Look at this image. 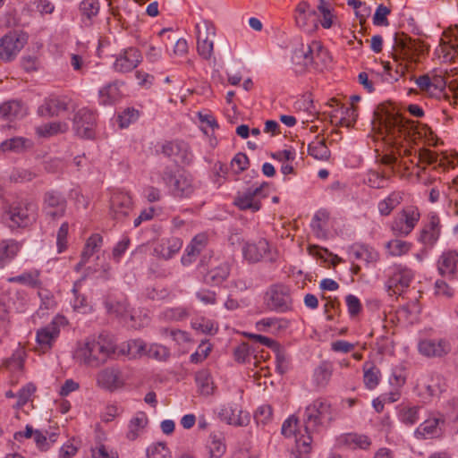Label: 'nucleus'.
I'll use <instances>...</instances> for the list:
<instances>
[{"instance_id":"nucleus-1","label":"nucleus","mask_w":458,"mask_h":458,"mask_svg":"<svg viewBox=\"0 0 458 458\" xmlns=\"http://www.w3.org/2000/svg\"><path fill=\"white\" fill-rule=\"evenodd\" d=\"M116 346L106 335H99L98 338L88 339L75 352V358L80 363L90 368H98L108 360L113 359Z\"/></svg>"},{"instance_id":"nucleus-2","label":"nucleus","mask_w":458,"mask_h":458,"mask_svg":"<svg viewBox=\"0 0 458 458\" xmlns=\"http://www.w3.org/2000/svg\"><path fill=\"white\" fill-rule=\"evenodd\" d=\"M304 431H317L319 426L333 420L331 404L318 398L307 406L304 413Z\"/></svg>"},{"instance_id":"nucleus-3","label":"nucleus","mask_w":458,"mask_h":458,"mask_svg":"<svg viewBox=\"0 0 458 458\" xmlns=\"http://www.w3.org/2000/svg\"><path fill=\"white\" fill-rule=\"evenodd\" d=\"M37 205L29 199H20L12 203L8 209L10 227H27L37 217Z\"/></svg>"},{"instance_id":"nucleus-4","label":"nucleus","mask_w":458,"mask_h":458,"mask_svg":"<svg viewBox=\"0 0 458 458\" xmlns=\"http://www.w3.org/2000/svg\"><path fill=\"white\" fill-rule=\"evenodd\" d=\"M205 266L207 271L203 276V282L208 285H220L230 275V264L223 259L209 257L206 260V257H203L200 260V267H204Z\"/></svg>"},{"instance_id":"nucleus-5","label":"nucleus","mask_w":458,"mask_h":458,"mask_svg":"<svg viewBox=\"0 0 458 458\" xmlns=\"http://www.w3.org/2000/svg\"><path fill=\"white\" fill-rule=\"evenodd\" d=\"M197 52L204 60H210L214 53L213 38L216 36V28L212 22L202 21L196 24Z\"/></svg>"},{"instance_id":"nucleus-6","label":"nucleus","mask_w":458,"mask_h":458,"mask_svg":"<svg viewBox=\"0 0 458 458\" xmlns=\"http://www.w3.org/2000/svg\"><path fill=\"white\" fill-rule=\"evenodd\" d=\"M24 33L12 31L0 38V59L4 62L13 61L27 43Z\"/></svg>"},{"instance_id":"nucleus-7","label":"nucleus","mask_w":458,"mask_h":458,"mask_svg":"<svg viewBox=\"0 0 458 458\" xmlns=\"http://www.w3.org/2000/svg\"><path fill=\"white\" fill-rule=\"evenodd\" d=\"M267 306L278 312H285L291 310L292 298L290 290L283 284L272 285L266 293Z\"/></svg>"},{"instance_id":"nucleus-8","label":"nucleus","mask_w":458,"mask_h":458,"mask_svg":"<svg viewBox=\"0 0 458 458\" xmlns=\"http://www.w3.org/2000/svg\"><path fill=\"white\" fill-rule=\"evenodd\" d=\"M67 208L65 197L57 191H48L43 198V213L51 220H56L63 217Z\"/></svg>"},{"instance_id":"nucleus-9","label":"nucleus","mask_w":458,"mask_h":458,"mask_svg":"<svg viewBox=\"0 0 458 458\" xmlns=\"http://www.w3.org/2000/svg\"><path fill=\"white\" fill-rule=\"evenodd\" d=\"M96 117V113L88 108L78 110L73 116V130L76 135L92 139L95 135Z\"/></svg>"},{"instance_id":"nucleus-10","label":"nucleus","mask_w":458,"mask_h":458,"mask_svg":"<svg viewBox=\"0 0 458 458\" xmlns=\"http://www.w3.org/2000/svg\"><path fill=\"white\" fill-rule=\"evenodd\" d=\"M265 186H267V183L263 182L259 186L249 188L245 191L239 193L234 199V205L241 210L259 211L261 208V199L266 198V194L263 193Z\"/></svg>"},{"instance_id":"nucleus-11","label":"nucleus","mask_w":458,"mask_h":458,"mask_svg":"<svg viewBox=\"0 0 458 458\" xmlns=\"http://www.w3.org/2000/svg\"><path fill=\"white\" fill-rule=\"evenodd\" d=\"M420 214L417 208L407 207L397 214L392 224L393 231L408 235L419 222Z\"/></svg>"},{"instance_id":"nucleus-12","label":"nucleus","mask_w":458,"mask_h":458,"mask_svg":"<svg viewBox=\"0 0 458 458\" xmlns=\"http://www.w3.org/2000/svg\"><path fill=\"white\" fill-rule=\"evenodd\" d=\"M97 385L102 389L114 392L124 386L122 371L114 367L101 369L97 374Z\"/></svg>"},{"instance_id":"nucleus-13","label":"nucleus","mask_w":458,"mask_h":458,"mask_svg":"<svg viewBox=\"0 0 458 458\" xmlns=\"http://www.w3.org/2000/svg\"><path fill=\"white\" fill-rule=\"evenodd\" d=\"M132 210V200L129 194L114 192L110 199V216L113 219L123 221Z\"/></svg>"},{"instance_id":"nucleus-14","label":"nucleus","mask_w":458,"mask_h":458,"mask_svg":"<svg viewBox=\"0 0 458 458\" xmlns=\"http://www.w3.org/2000/svg\"><path fill=\"white\" fill-rule=\"evenodd\" d=\"M141 61V54L135 47L123 49L116 56L114 68L119 72H129L135 69Z\"/></svg>"},{"instance_id":"nucleus-15","label":"nucleus","mask_w":458,"mask_h":458,"mask_svg":"<svg viewBox=\"0 0 458 458\" xmlns=\"http://www.w3.org/2000/svg\"><path fill=\"white\" fill-rule=\"evenodd\" d=\"M161 152L167 157L174 158L175 162L187 164L191 161L188 146L181 140L165 142L161 147Z\"/></svg>"},{"instance_id":"nucleus-16","label":"nucleus","mask_w":458,"mask_h":458,"mask_svg":"<svg viewBox=\"0 0 458 458\" xmlns=\"http://www.w3.org/2000/svg\"><path fill=\"white\" fill-rule=\"evenodd\" d=\"M419 351L427 357H443L451 352V345L445 339H425L420 342Z\"/></svg>"},{"instance_id":"nucleus-17","label":"nucleus","mask_w":458,"mask_h":458,"mask_svg":"<svg viewBox=\"0 0 458 458\" xmlns=\"http://www.w3.org/2000/svg\"><path fill=\"white\" fill-rule=\"evenodd\" d=\"M413 278V274L410 269L400 268L394 272L387 280L388 291L390 294H402L404 289L408 288Z\"/></svg>"},{"instance_id":"nucleus-18","label":"nucleus","mask_w":458,"mask_h":458,"mask_svg":"<svg viewBox=\"0 0 458 458\" xmlns=\"http://www.w3.org/2000/svg\"><path fill=\"white\" fill-rule=\"evenodd\" d=\"M379 124L384 128L387 135H392L394 139L406 132V125L404 119L399 115L386 114L378 117Z\"/></svg>"},{"instance_id":"nucleus-19","label":"nucleus","mask_w":458,"mask_h":458,"mask_svg":"<svg viewBox=\"0 0 458 458\" xmlns=\"http://www.w3.org/2000/svg\"><path fill=\"white\" fill-rule=\"evenodd\" d=\"M458 252L448 250L442 253L437 260V270L442 276L454 279L457 271Z\"/></svg>"},{"instance_id":"nucleus-20","label":"nucleus","mask_w":458,"mask_h":458,"mask_svg":"<svg viewBox=\"0 0 458 458\" xmlns=\"http://www.w3.org/2000/svg\"><path fill=\"white\" fill-rule=\"evenodd\" d=\"M60 328L55 321H52L46 327L40 328L37 332V343L40 349L44 352L51 349L53 343L58 337Z\"/></svg>"},{"instance_id":"nucleus-21","label":"nucleus","mask_w":458,"mask_h":458,"mask_svg":"<svg viewBox=\"0 0 458 458\" xmlns=\"http://www.w3.org/2000/svg\"><path fill=\"white\" fill-rule=\"evenodd\" d=\"M441 225L437 215H432L429 217V223L424 226L420 232V241L432 247L440 236Z\"/></svg>"},{"instance_id":"nucleus-22","label":"nucleus","mask_w":458,"mask_h":458,"mask_svg":"<svg viewBox=\"0 0 458 458\" xmlns=\"http://www.w3.org/2000/svg\"><path fill=\"white\" fill-rule=\"evenodd\" d=\"M268 250L269 244L265 239H260L256 243H246L242 248L243 256L250 262H259Z\"/></svg>"},{"instance_id":"nucleus-23","label":"nucleus","mask_w":458,"mask_h":458,"mask_svg":"<svg viewBox=\"0 0 458 458\" xmlns=\"http://www.w3.org/2000/svg\"><path fill=\"white\" fill-rule=\"evenodd\" d=\"M207 243V237L203 234L196 235L187 246L185 254L182 257L184 266L191 265L199 256Z\"/></svg>"},{"instance_id":"nucleus-24","label":"nucleus","mask_w":458,"mask_h":458,"mask_svg":"<svg viewBox=\"0 0 458 458\" xmlns=\"http://www.w3.org/2000/svg\"><path fill=\"white\" fill-rule=\"evenodd\" d=\"M26 114V108L21 102L9 100L0 105V116L6 120L21 118Z\"/></svg>"},{"instance_id":"nucleus-25","label":"nucleus","mask_w":458,"mask_h":458,"mask_svg":"<svg viewBox=\"0 0 458 458\" xmlns=\"http://www.w3.org/2000/svg\"><path fill=\"white\" fill-rule=\"evenodd\" d=\"M220 417L227 421L228 424L235 426H245L250 420L247 412H243L237 407H225L219 413Z\"/></svg>"},{"instance_id":"nucleus-26","label":"nucleus","mask_w":458,"mask_h":458,"mask_svg":"<svg viewBox=\"0 0 458 458\" xmlns=\"http://www.w3.org/2000/svg\"><path fill=\"white\" fill-rule=\"evenodd\" d=\"M339 445H345L349 448L356 449H368L371 445L370 439L366 435H360L356 433H348L342 435L338 438Z\"/></svg>"},{"instance_id":"nucleus-27","label":"nucleus","mask_w":458,"mask_h":458,"mask_svg":"<svg viewBox=\"0 0 458 458\" xmlns=\"http://www.w3.org/2000/svg\"><path fill=\"white\" fill-rule=\"evenodd\" d=\"M80 14L82 21L89 23L97 17L100 11V4L98 0H82L79 5Z\"/></svg>"},{"instance_id":"nucleus-28","label":"nucleus","mask_w":458,"mask_h":458,"mask_svg":"<svg viewBox=\"0 0 458 458\" xmlns=\"http://www.w3.org/2000/svg\"><path fill=\"white\" fill-rule=\"evenodd\" d=\"M394 40L397 47L401 48L403 55L409 58L412 57L420 47L416 39H412L403 33L396 35Z\"/></svg>"},{"instance_id":"nucleus-29","label":"nucleus","mask_w":458,"mask_h":458,"mask_svg":"<svg viewBox=\"0 0 458 458\" xmlns=\"http://www.w3.org/2000/svg\"><path fill=\"white\" fill-rule=\"evenodd\" d=\"M67 109V104L58 98H51L39 106L38 114L42 116H55Z\"/></svg>"},{"instance_id":"nucleus-30","label":"nucleus","mask_w":458,"mask_h":458,"mask_svg":"<svg viewBox=\"0 0 458 458\" xmlns=\"http://www.w3.org/2000/svg\"><path fill=\"white\" fill-rule=\"evenodd\" d=\"M312 47L314 51V55L312 56L314 63L311 64V66L316 70L322 71L330 60L328 52L324 48L321 42L317 40H313Z\"/></svg>"},{"instance_id":"nucleus-31","label":"nucleus","mask_w":458,"mask_h":458,"mask_svg":"<svg viewBox=\"0 0 458 458\" xmlns=\"http://www.w3.org/2000/svg\"><path fill=\"white\" fill-rule=\"evenodd\" d=\"M195 380L201 394L209 395L214 391V382L208 369H201L196 373Z\"/></svg>"},{"instance_id":"nucleus-32","label":"nucleus","mask_w":458,"mask_h":458,"mask_svg":"<svg viewBox=\"0 0 458 458\" xmlns=\"http://www.w3.org/2000/svg\"><path fill=\"white\" fill-rule=\"evenodd\" d=\"M148 421L147 415L144 412H139L129 422L127 437L130 440H135L139 437L140 432L147 426Z\"/></svg>"},{"instance_id":"nucleus-33","label":"nucleus","mask_w":458,"mask_h":458,"mask_svg":"<svg viewBox=\"0 0 458 458\" xmlns=\"http://www.w3.org/2000/svg\"><path fill=\"white\" fill-rule=\"evenodd\" d=\"M172 191L176 197L187 198L193 193L194 188L190 179L183 175H179L174 181Z\"/></svg>"},{"instance_id":"nucleus-34","label":"nucleus","mask_w":458,"mask_h":458,"mask_svg":"<svg viewBox=\"0 0 458 458\" xmlns=\"http://www.w3.org/2000/svg\"><path fill=\"white\" fill-rule=\"evenodd\" d=\"M363 381L368 389H374L380 380V370L372 363L365 362L363 365Z\"/></svg>"},{"instance_id":"nucleus-35","label":"nucleus","mask_w":458,"mask_h":458,"mask_svg":"<svg viewBox=\"0 0 458 458\" xmlns=\"http://www.w3.org/2000/svg\"><path fill=\"white\" fill-rule=\"evenodd\" d=\"M403 201V193L392 192L387 198L378 203V211L382 216H388Z\"/></svg>"},{"instance_id":"nucleus-36","label":"nucleus","mask_w":458,"mask_h":458,"mask_svg":"<svg viewBox=\"0 0 458 458\" xmlns=\"http://www.w3.org/2000/svg\"><path fill=\"white\" fill-rule=\"evenodd\" d=\"M68 125L64 123L54 122L49 123L42 124L36 128V132L40 137H51L58 133H64L67 131Z\"/></svg>"},{"instance_id":"nucleus-37","label":"nucleus","mask_w":458,"mask_h":458,"mask_svg":"<svg viewBox=\"0 0 458 458\" xmlns=\"http://www.w3.org/2000/svg\"><path fill=\"white\" fill-rule=\"evenodd\" d=\"M333 367L327 361L321 362L314 370V379L318 386H326L332 376Z\"/></svg>"},{"instance_id":"nucleus-38","label":"nucleus","mask_w":458,"mask_h":458,"mask_svg":"<svg viewBox=\"0 0 458 458\" xmlns=\"http://www.w3.org/2000/svg\"><path fill=\"white\" fill-rule=\"evenodd\" d=\"M103 242V238L98 233L92 234L86 242L81 258L83 260L89 261L94 253L99 250Z\"/></svg>"},{"instance_id":"nucleus-39","label":"nucleus","mask_w":458,"mask_h":458,"mask_svg":"<svg viewBox=\"0 0 458 458\" xmlns=\"http://www.w3.org/2000/svg\"><path fill=\"white\" fill-rule=\"evenodd\" d=\"M103 105H112L121 98V92L116 82L109 83L99 91Z\"/></svg>"},{"instance_id":"nucleus-40","label":"nucleus","mask_w":458,"mask_h":458,"mask_svg":"<svg viewBox=\"0 0 458 458\" xmlns=\"http://www.w3.org/2000/svg\"><path fill=\"white\" fill-rule=\"evenodd\" d=\"M29 143L30 140L23 137H14L3 141L0 145V149L3 152L12 151L18 153L25 150L29 147Z\"/></svg>"},{"instance_id":"nucleus-41","label":"nucleus","mask_w":458,"mask_h":458,"mask_svg":"<svg viewBox=\"0 0 458 458\" xmlns=\"http://www.w3.org/2000/svg\"><path fill=\"white\" fill-rule=\"evenodd\" d=\"M309 155L318 160L326 161L330 157V150L325 143V140L311 142L308 147Z\"/></svg>"},{"instance_id":"nucleus-42","label":"nucleus","mask_w":458,"mask_h":458,"mask_svg":"<svg viewBox=\"0 0 458 458\" xmlns=\"http://www.w3.org/2000/svg\"><path fill=\"white\" fill-rule=\"evenodd\" d=\"M39 271L35 270L34 272H26L22 275L8 278L10 283H19L29 285L32 288H38L41 285L39 280Z\"/></svg>"},{"instance_id":"nucleus-43","label":"nucleus","mask_w":458,"mask_h":458,"mask_svg":"<svg viewBox=\"0 0 458 458\" xmlns=\"http://www.w3.org/2000/svg\"><path fill=\"white\" fill-rule=\"evenodd\" d=\"M221 435H210V442L208 445L210 458H220L225 452V444Z\"/></svg>"},{"instance_id":"nucleus-44","label":"nucleus","mask_w":458,"mask_h":458,"mask_svg":"<svg viewBox=\"0 0 458 458\" xmlns=\"http://www.w3.org/2000/svg\"><path fill=\"white\" fill-rule=\"evenodd\" d=\"M182 242L179 238H172L159 246L160 255L165 259H171L182 248Z\"/></svg>"},{"instance_id":"nucleus-45","label":"nucleus","mask_w":458,"mask_h":458,"mask_svg":"<svg viewBox=\"0 0 458 458\" xmlns=\"http://www.w3.org/2000/svg\"><path fill=\"white\" fill-rule=\"evenodd\" d=\"M123 354H126L131 358H137L146 353V344L142 340H131L126 344L121 351Z\"/></svg>"},{"instance_id":"nucleus-46","label":"nucleus","mask_w":458,"mask_h":458,"mask_svg":"<svg viewBox=\"0 0 458 458\" xmlns=\"http://www.w3.org/2000/svg\"><path fill=\"white\" fill-rule=\"evenodd\" d=\"M19 245L14 241H3L0 242V261L12 259L19 251Z\"/></svg>"},{"instance_id":"nucleus-47","label":"nucleus","mask_w":458,"mask_h":458,"mask_svg":"<svg viewBox=\"0 0 458 458\" xmlns=\"http://www.w3.org/2000/svg\"><path fill=\"white\" fill-rule=\"evenodd\" d=\"M106 307L111 314L120 318L130 316L129 304L124 301H106Z\"/></svg>"},{"instance_id":"nucleus-48","label":"nucleus","mask_w":458,"mask_h":458,"mask_svg":"<svg viewBox=\"0 0 458 458\" xmlns=\"http://www.w3.org/2000/svg\"><path fill=\"white\" fill-rule=\"evenodd\" d=\"M139 117V110L133 107H128L118 115V123L121 128H126L130 124L135 123Z\"/></svg>"},{"instance_id":"nucleus-49","label":"nucleus","mask_w":458,"mask_h":458,"mask_svg":"<svg viewBox=\"0 0 458 458\" xmlns=\"http://www.w3.org/2000/svg\"><path fill=\"white\" fill-rule=\"evenodd\" d=\"M411 247L410 242L402 240H392L386 243V248L392 256H402L406 254Z\"/></svg>"},{"instance_id":"nucleus-50","label":"nucleus","mask_w":458,"mask_h":458,"mask_svg":"<svg viewBox=\"0 0 458 458\" xmlns=\"http://www.w3.org/2000/svg\"><path fill=\"white\" fill-rule=\"evenodd\" d=\"M310 4L305 2H300L295 9V21L299 27H305L307 25L308 16L311 14Z\"/></svg>"},{"instance_id":"nucleus-51","label":"nucleus","mask_w":458,"mask_h":458,"mask_svg":"<svg viewBox=\"0 0 458 458\" xmlns=\"http://www.w3.org/2000/svg\"><path fill=\"white\" fill-rule=\"evenodd\" d=\"M315 431L305 432V435H301L295 437V445L300 454H308L311 451L312 434Z\"/></svg>"},{"instance_id":"nucleus-52","label":"nucleus","mask_w":458,"mask_h":458,"mask_svg":"<svg viewBox=\"0 0 458 458\" xmlns=\"http://www.w3.org/2000/svg\"><path fill=\"white\" fill-rule=\"evenodd\" d=\"M146 354L148 358L158 361H165L170 356V352L165 346L155 344L150 345Z\"/></svg>"},{"instance_id":"nucleus-53","label":"nucleus","mask_w":458,"mask_h":458,"mask_svg":"<svg viewBox=\"0 0 458 458\" xmlns=\"http://www.w3.org/2000/svg\"><path fill=\"white\" fill-rule=\"evenodd\" d=\"M304 53V43H301L300 46L294 49L292 57L293 63L295 65L301 66V71H304L305 69L310 67V64L311 63V59L305 57Z\"/></svg>"},{"instance_id":"nucleus-54","label":"nucleus","mask_w":458,"mask_h":458,"mask_svg":"<svg viewBox=\"0 0 458 458\" xmlns=\"http://www.w3.org/2000/svg\"><path fill=\"white\" fill-rule=\"evenodd\" d=\"M211 350L212 344L208 341H202L198 350L191 355V361L195 364L202 362L208 356Z\"/></svg>"},{"instance_id":"nucleus-55","label":"nucleus","mask_w":458,"mask_h":458,"mask_svg":"<svg viewBox=\"0 0 458 458\" xmlns=\"http://www.w3.org/2000/svg\"><path fill=\"white\" fill-rule=\"evenodd\" d=\"M419 407H403L400 410L399 417L403 423L413 425L418 420Z\"/></svg>"},{"instance_id":"nucleus-56","label":"nucleus","mask_w":458,"mask_h":458,"mask_svg":"<svg viewBox=\"0 0 458 458\" xmlns=\"http://www.w3.org/2000/svg\"><path fill=\"white\" fill-rule=\"evenodd\" d=\"M148 458H172L169 449L164 443H157L147 450Z\"/></svg>"},{"instance_id":"nucleus-57","label":"nucleus","mask_w":458,"mask_h":458,"mask_svg":"<svg viewBox=\"0 0 458 458\" xmlns=\"http://www.w3.org/2000/svg\"><path fill=\"white\" fill-rule=\"evenodd\" d=\"M36 386L32 383H29L26 386H24L18 393V401L16 404L14 405L15 408H21L24 404H26L29 400L30 399V396L35 393Z\"/></svg>"},{"instance_id":"nucleus-58","label":"nucleus","mask_w":458,"mask_h":458,"mask_svg":"<svg viewBox=\"0 0 458 458\" xmlns=\"http://www.w3.org/2000/svg\"><path fill=\"white\" fill-rule=\"evenodd\" d=\"M273 409L269 404H264L258 408L254 419L258 424H267L272 420Z\"/></svg>"},{"instance_id":"nucleus-59","label":"nucleus","mask_w":458,"mask_h":458,"mask_svg":"<svg viewBox=\"0 0 458 458\" xmlns=\"http://www.w3.org/2000/svg\"><path fill=\"white\" fill-rule=\"evenodd\" d=\"M328 216L325 213H317L311 223V227L318 236H325V226Z\"/></svg>"},{"instance_id":"nucleus-60","label":"nucleus","mask_w":458,"mask_h":458,"mask_svg":"<svg viewBox=\"0 0 458 458\" xmlns=\"http://www.w3.org/2000/svg\"><path fill=\"white\" fill-rule=\"evenodd\" d=\"M391 10L384 4H379L373 17V23L377 26H387L389 24L387 15Z\"/></svg>"},{"instance_id":"nucleus-61","label":"nucleus","mask_w":458,"mask_h":458,"mask_svg":"<svg viewBox=\"0 0 458 458\" xmlns=\"http://www.w3.org/2000/svg\"><path fill=\"white\" fill-rule=\"evenodd\" d=\"M388 177L377 172H371L369 174L368 183L375 189H382L387 186Z\"/></svg>"},{"instance_id":"nucleus-62","label":"nucleus","mask_w":458,"mask_h":458,"mask_svg":"<svg viewBox=\"0 0 458 458\" xmlns=\"http://www.w3.org/2000/svg\"><path fill=\"white\" fill-rule=\"evenodd\" d=\"M438 425V420L433 419L424 421L416 430V434L425 437L427 435H433L436 433Z\"/></svg>"},{"instance_id":"nucleus-63","label":"nucleus","mask_w":458,"mask_h":458,"mask_svg":"<svg viewBox=\"0 0 458 458\" xmlns=\"http://www.w3.org/2000/svg\"><path fill=\"white\" fill-rule=\"evenodd\" d=\"M298 419L292 416L288 418L282 426V434L286 437H297Z\"/></svg>"},{"instance_id":"nucleus-64","label":"nucleus","mask_w":458,"mask_h":458,"mask_svg":"<svg viewBox=\"0 0 458 458\" xmlns=\"http://www.w3.org/2000/svg\"><path fill=\"white\" fill-rule=\"evenodd\" d=\"M435 294L451 298L454 295V289L444 280H437L435 283Z\"/></svg>"}]
</instances>
